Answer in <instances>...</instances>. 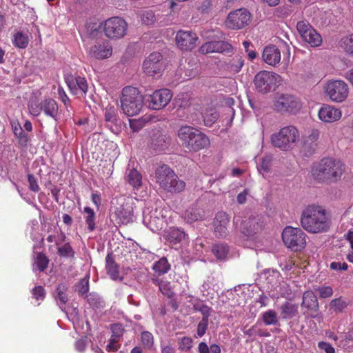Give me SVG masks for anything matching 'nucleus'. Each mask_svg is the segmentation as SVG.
Here are the masks:
<instances>
[{"label": "nucleus", "instance_id": "49530a36", "mask_svg": "<svg viewBox=\"0 0 353 353\" xmlns=\"http://www.w3.org/2000/svg\"><path fill=\"white\" fill-rule=\"evenodd\" d=\"M263 321L265 325H276L278 323L276 312L268 310L263 314Z\"/></svg>", "mask_w": 353, "mask_h": 353}, {"label": "nucleus", "instance_id": "39448f33", "mask_svg": "<svg viewBox=\"0 0 353 353\" xmlns=\"http://www.w3.org/2000/svg\"><path fill=\"white\" fill-rule=\"evenodd\" d=\"M144 101L145 96H142L137 88L127 86L123 89L121 106L123 113L127 116L132 117L139 114L143 108Z\"/></svg>", "mask_w": 353, "mask_h": 353}, {"label": "nucleus", "instance_id": "c03bdc74", "mask_svg": "<svg viewBox=\"0 0 353 353\" xmlns=\"http://www.w3.org/2000/svg\"><path fill=\"white\" fill-rule=\"evenodd\" d=\"M49 259L43 252H39L37 254L35 263L40 272H43L48 266Z\"/></svg>", "mask_w": 353, "mask_h": 353}, {"label": "nucleus", "instance_id": "7c9ffc66", "mask_svg": "<svg viewBox=\"0 0 353 353\" xmlns=\"http://www.w3.org/2000/svg\"><path fill=\"white\" fill-rule=\"evenodd\" d=\"M185 237L184 232L178 228H170L166 231L164 234V238L167 241L172 244H176L182 241Z\"/></svg>", "mask_w": 353, "mask_h": 353}, {"label": "nucleus", "instance_id": "a211bd4d", "mask_svg": "<svg viewBox=\"0 0 353 353\" xmlns=\"http://www.w3.org/2000/svg\"><path fill=\"white\" fill-rule=\"evenodd\" d=\"M320 132L318 130H312L310 133L303 138L301 152L306 157L313 155L317 148V141L319 138Z\"/></svg>", "mask_w": 353, "mask_h": 353}, {"label": "nucleus", "instance_id": "b1692460", "mask_svg": "<svg viewBox=\"0 0 353 353\" xmlns=\"http://www.w3.org/2000/svg\"><path fill=\"white\" fill-rule=\"evenodd\" d=\"M319 119L325 122H333L339 119L341 112L339 109L330 105L323 106L319 112Z\"/></svg>", "mask_w": 353, "mask_h": 353}, {"label": "nucleus", "instance_id": "338daca9", "mask_svg": "<svg viewBox=\"0 0 353 353\" xmlns=\"http://www.w3.org/2000/svg\"><path fill=\"white\" fill-rule=\"evenodd\" d=\"M208 322L209 321H207L205 320H201L199 323L198 326H197V334L199 336H202L205 334L206 330L208 328Z\"/></svg>", "mask_w": 353, "mask_h": 353}, {"label": "nucleus", "instance_id": "bf43d9fd", "mask_svg": "<svg viewBox=\"0 0 353 353\" xmlns=\"http://www.w3.org/2000/svg\"><path fill=\"white\" fill-rule=\"evenodd\" d=\"M200 217L199 214L195 212L194 211L192 210H186L184 214V219L188 223H192L194 221H197Z\"/></svg>", "mask_w": 353, "mask_h": 353}, {"label": "nucleus", "instance_id": "aec40b11", "mask_svg": "<svg viewBox=\"0 0 353 353\" xmlns=\"http://www.w3.org/2000/svg\"><path fill=\"white\" fill-rule=\"evenodd\" d=\"M170 144V139L160 130L154 131L150 141V147L157 152L165 150Z\"/></svg>", "mask_w": 353, "mask_h": 353}, {"label": "nucleus", "instance_id": "6ab92c4d", "mask_svg": "<svg viewBox=\"0 0 353 353\" xmlns=\"http://www.w3.org/2000/svg\"><path fill=\"white\" fill-rule=\"evenodd\" d=\"M230 223L228 215L224 212H219L213 221L214 232L218 238L225 239L229 234L228 226Z\"/></svg>", "mask_w": 353, "mask_h": 353}, {"label": "nucleus", "instance_id": "f8f14e48", "mask_svg": "<svg viewBox=\"0 0 353 353\" xmlns=\"http://www.w3.org/2000/svg\"><path fill=\"white\" fill-rule=\"evenodd\" d=\"M251 18L252 14L246 8H240L229 13L225 24L230 29L239 30L248 26Z\"/></svg>", "mask_w": 353, "mask_h": 353}, {"label": "nucleus", "instance_id": "9d476101", "mask_svg": "<svg viewBox=\"0 0 353 353\" xmlns=\"http://www.w3.org/2000/svg\"><path fill=\"white\" fill-rule=\"evenodd\" d=\"M127 27L128 24L123 19L114 17L104 22L103 31L107 37L111 39H117L125 36Z\"/></svg>", "mask_w": 353, "mask_h": 353}, {"label": "nucleus", "instance_id": "cd10ccee", "mask_svg": "<svg viewBox=\"0 0 353 353\" xmlns=\"http://www.w3.org/2000/svg\"><path fill=\"white\" fill-rule=\"evenodd\" d=\"M118 109L114 105H108L105 109V121L108 123H110L115 125V129L110 127L112 132H116L118 130L117 125L121 122L120 119L117 117Z\"/></svg>", "mask_w": 353, "mask_h": 353}, {"label": "nucleus", "instance_id": "c85d7f7f", "mask_svg": "<svg viewBox=\"0 0 353 353\" xmlns=\"http://www.w3.org/2000/svg\"><path fill=\"white\" fill-rule=\"evenodd\" d=\"M40 103L41 111H43L46 115L56 119L59 110L57 102L52 99H46Z\"/></svg>", "mask_w": 353, "mask_h": 353}, {"label": "nucleus", "instance_id": "5701e85b", "mask_svg": "<svg viewBox=\"0 0 353 353\" xmlns=\"http://www.w3.org/2000/svg\"><path fill=\"white\" fill-rule=\"evenodd\" d=\"M115 215L121 223L127 225L132 221L133 209L132 207L128 203L121 205L117 208L115 210Z\"/></svg>", "mask_w": 353, "mask_h": 353}, {"label": "nucleus", "instance_id": "13d9d810", "mask_svg": "<svg viewBox=\"0 0 353 353\" xmlns=\"http://www.w3.org/2000/svg\"><path fill=\"white\" fill-rule=\"evenodd\" d=\"M28 181L29 183L30 190L34 192H38L40 190V188L37 183V179L34 177V176L32 174H28Z\"/></svg>", "mask_w": 353, "mask_h": 353}, {"label": "nucleus", "instance_id": "9b49d317", "mask_svg": "<svg viewBox=\"0 0 353 353\" xmlns=\"http://www.w3.org/2000/svg\"><path fill=\"white\" fill-rule=\"evenodd\" d=\"M263 228L264 221L263 216L258 214H252L241 222L240 231L248 239H252L261 232Z\"/></svg>", "mask_w": 353, "mask_h": 353}, {"label": "nucleus", "instance_id": "0eeeda50", "mask_svg": "<svg viewBox=\"0 0 353 353\" xmlns=\"http://www.w3.org/2000/svg\"><path fill=\"white\" fill-rule=\"evenodd\" d=\"M299 139L298 130L292 125L283 128L277 134L272 136L271 141L273 145L282 150L292 148L294 143Z\"/></svg>", "mask_w": 353, "mask_h": 353}, {"label": "nucleus", "instance_id": "ea45409f", "mask_svg": "<svg viewBox=\"0 0 353 353\" xmlns=\"http://www.w3.org/2000/svg\"><path fill=\"white\" fill-rule=\"evenodd\" d=\"M170 268V265L166 258L162 257L153 266V270L158 272L159 275L166 273Z\"/></svg>", "mask_w": 353, "mask_h": 353}, {"label": "nucleus", "instance_id": "412c9836", "mask_svg": "<svg viewBox=\"0 0 353 353\" xmlns=\"http://www.w3.org/2000/svg\"><path fill=\"white\" fill-rule=\"evenodd\" d=\"M302 307H305L310 312V316L315 318L319 309L318 299L312 291H306L303 296Z\"/></svg>", "mask_w": 353, "mask_h": 353}, {"label": "nucleus", "instance_id": "2f4dec72", "mask_svg": "<svg viewBox=\"0 0 353 353\" xmlns=\"http://www.w3.org/2000/svg\"><path fill=\"white\" fill-rule=\"evenodd\" d=\"M12 128L14 135L18 138L19 145L22 147H26L29 141L28 134L23 132L19 123H12Z\"/></svg>", "mask_w": 353, "mask_h": 353}, {"label": "nucleus", "instance_id": "1a4fd4ad", "mask_svg": "<svg viewBox=\"0 0 353 353\" xmlns=\"http://www.w3.org/2000/svg\"><path fill=\"white\" fill-rule=\"evenodd\" d=\"M274 109L281 114H297L301 109V101L294 95L283 94L274 101Z\"/></svg>", "mask_w": 353, "mask_h": 353}, {"label": "nucleus", "instance_id": "8fccbe9b", "mask_svg": "<svg viewBox=\"0 0 353 353\" xmlns=\"http://www.w3.org/2000/svg\"><path fill=\"white\" fill-rule=\"evenodd\" d=\"M341 46L347 53L353 57V34L342 39Z\"/></svg>", "mask_w": 353, "mask_h": 353}, {"label": "nucleus", "instance_id": "4468645a", "mask_svg": "<svg viewBox=\"0 0 353 353\" xmlns=\"http://www.w3.org/2000/svg\"><path fill=\"white\" fill-rule=\"evenodd\" d=\"M325 90L330 99L338 103L343 101L348 95V85L343 81H330L327 83Z\"/></svg>", "mask_w": 353, "mask_h": 353}, {"label": "nucleus", "instance_id": "4c0bfd02", "mask_svg": "<svg viewBox=\"0 0 353 353\" xmlns=\"http://www.w3.org/2000/svg\"><path fill=\"white\" fill-rule=\"evenodd\" d=\"M272 159L270 156H265L261 159V162L257 165L258 171L264 175L269 173L271 170Z\"/></svg>", "mask_w": 353, "mask_h": 353}, {"label": "nucleus", "instance_id": "f257e3e1", "mask_svg": "<svg viewBox=\"0 0 353 353\" xmlns=\"http://www.w3.org/2000/svg\"><path fill=\"white\" fill-rule=\"evenodd\" d=\"M345 172V165L339 160L324 157L311 167L312 179L319 183L331 184L339 181Z\"/></svg>", "mask_w": 353, "mask_h": 353}, {"label": "nucleus", "instance_id": "69168bd1", "mask_svg": "<svg viewBox=\"0 0 353 353\" xmlns=\"http://www.w3.org/2000/svg\"><path fill=\"white\" fill-rule=\"evenodd\" d=\"M188 66V67L185 69V75L190 78L196 77L198 74L197 66L194 64H191L190 62Z\"/></svg>", "mask_w": 353, "mask_h": 353}, {"label": "nucleus", "instance_id": "bb28decb", "mask_svg": "<svg viewBox=\"0 0 353 353\" xmlns=\"http://www.w3.org/2000/svg\"><path fill=\"white\" fill-rule=\"evenodd\" d=\"M230 246L224 242L214 243L211 246V252L217 260L225 261L230 252Z\"/></svg>", "mask_w": 353, "mask_h": 353}, {"label": "nucleus", "instance_id": "6e6d98bb", "mask_svg": "<svg viewBox=\"0 0 353 353\" xmlns=\"http://www.w3.org/2000/svg\"><path fill=\"white\" fill-rule=\"evenodd\" d=\"M244 63V60L241 57H236L233 59V62L230 64V68L235 72H239Z\"/></svg>", "mask_w": 353, "mask_h": 353}, {"label": "nucleus", "instance_id": "0e129e2a", "mask_svg": "<svg viewBox=\"0 0 353 353\" xmlns=\"http://www.w3.org/2000/svg\"><path fill=\"white\" fill-rule=\"evenodd\" d=\"M32 293L36 299H43L45 298V289L41 285L34 287Z\"/></svg>", "mask_w": 353, "mask_h": 353}, {"label": "nucleus", "instance_id": "2eb2a0df", "mask_svg": "<svg viewBox=\"0 0 353 353\" xmlns=\"http://www.w3.org/2000/svg\"><path fill=\"white\" fill-rule=\"evenodd\" d=\"M164 68L163 56L157 52L151 53L143 63L144 72L152 77L161 74L164 70Z\"/></svg>", "mask_w": 353, "mask_h": 353}, {"label": "nucleus", "instance_id": "dca6fc26", "mask_svg": "<svg viewBox=\"0 0 353 353\" xmlns=\"http://www.w3.org/2000/svg\"><path fill=\"white\" fill-rule=\"evenodd\" d=\"M175 40L182 50L188 51L196 47L198 37L194 32L180 30L176 33Z\"/></svg>", "mask_w": 353, "mask_h": 353}, {"label": "nucleus", "instance_id": "774afa93", "mask_svg": "<svg viewBox=\"0 0 353 353\" xmlns=\"http://www.w3.org/2000/svg\"><path fill=\"white\" fill-rule=\"evenodd\" d=\"M319 349L324 350L326 353H335L334 348L329 343L321 341L318 344Z\"/></svg>", "mask_w": 353, "mask_h": 353}, {"label": "nucleus", "instance_id": "3c124183", "mask_svg": "<svg viewBox=\"0 0 353 353\" xmlns=\"http://www.w3.org/2000/svg\"><path fill=\"white\" fill-rule=\"evenodd\" d=\"M141 341L145 348L150 349L154 344V338L152 334L148 331L141 333Z\"/></svg>", "mask_w": 353, "mask_h": 353}, {"label": "nucleus", "instance_id": "4be33fe9", "mask_svg": "<svg viewBox=\"0 0 353 353\" xmlns=\"http://www.w3.org/2000/svg\"><path fill=\"white\" fill-rule=\"evenodd\" d=\"M262 58L266 63L274 66L281 61L280 50L274 45L268 46L263 50Z\"/></svg>", "mask_w": 353, "mask_h": 353}, {"label": "nucleus", "instance_id": "f03ea898", "mask_svg": "<svg viewBox=\"0 0 353 353\" xmlns=\"http://www.w3.org/2000/svg\"><path fill=\"white\" fill-rule=\"evenodd\" d=\"M301 225L310 233L325 232L330 227V220L327 216L325 210L321 206L310 205L303 211Z\"/></svg>", "mask_w": 353, "mask_h": 353}, {"label": "nucleus", "instance_id": "79ce46f5", "mask_svg": "<svg viewBox=\"0 0 353 353\" xmlns=\"http://www.w3.org/2000/svg\"><path fill=\"white\" fill-rule=\"evenodd\" d=\"M312 28V26L307 21H300L296 24V29L301 39L307 38V35H309L308 33L310 31L311 32Z\"/></svg>", "mask_w": 353, "mask_h": 353}, {"label": "nucleus", "instance_id": "052dcab7", "mask_svg": "<svg viewBox=\"0 0 353 353\" xmlns=\"http://www.w3.org/2000/svg\"><path fill=\"white\" fill-rule=\"evenodd\" d=\"M192 340L191 338L185 336L181 339L179 344V349L183 351H188L192 347Z\"/></svg>", "mask_w": 353, "mask_h": 353}, {"label": "nucleus", "instance_id": "4d7b16f0", "mask_svg": "<svg viewBox=\"0 0 353 353\" xmlns=\"http://www.w3.org/2000/svg\"><path fill=\"white\" fill-rule=\"evenodd\" d=\"M330 305L331 307L334 308L335 310L342 312L343 310L346 307L347 304L340 299H335L331 301Z\"/></svg>", "mask_w": 353, "mask_h": 353}, {"label": "nucleus", "instance_id": "a19ab883", "mask_svg": "<svg viewBox=\"0 0 353 353\" xmlns=\"http://www.w3.org/2000/svg\"><path fill=\"white\" fill-rule=\"evenodd\" d=\"M203 122L205 125L208 127L212 126L219 118V114L214 110L206 111L203 114Z\"/></svg>", "mask_w": 353, "mask_h": 353}, {"label": "nucleus", "instance_id": "6e6552de", "mask_svg": "<svg viewBox=\"0 0 353 353\" xmlns=\"http://www.w3.org/2000/svg\"><path fill=\"white\" fill-rule=\"evenodd\" d=\"M281 77L272 72L261 70L254 77V84L256 90L261 93L266 94L275 90Z\"/></svg>", "mask_w": 353, "mask_h": 353}, {"label": "nucleus", "instance_id": "a878e982", "mask_svg": "<svg viewBox=\"0 0 353 353\" xmlns=\"http://www.w3.org/2000/svg\"><path fill=\"white\" fill-rule=\"evenodd\" d=\"M105 268L108 274L112 280L123 279L122 276H119V266L115 262L112 252H109L105 258Z\"/></svg>", "mask_w": 353, "mask_h": 353}, {"label": "nucleus", "instance_id": "a18cd8bd", "mask_svg": "<svg viewBox=\"0 0 353 353\" xmlns=\"http://www.w3.org/2000/svg\"><path fill=\"white\" fill-rule=\"evenodd\" d=\"M57 254L62 257L74 258L75 252L70 244L66 243L63 246L58 248Z\"/></svg>", "mask_w": 353, "mask_h": 353}, {"label": "nucleus", "instance_id": "e2e57ef3", "mask_svg": "<svg viewBox=\"0 0 353 353\" xmlns=\"http://www.w3.org/2000/svg\"><path fill=\"white\" fill-rule=\"evenodd\" d=\"M88 343V339L87 336H83L79 340H77L75 343L76 348L79 352H83L85 349Z\"/></svg>", "mask_w": 353, "mask_h": 353}, {"label": "nucleus", "instance_id": "58836bf2", "mask_svg": "<svg viewBox=\"0 0 353 353\" xmlns=\"http://www.w3.org/2000/svg\"><path fill=\"white\" fill-rule=\"evenodd\" d=\"M28 37L21 32H17L14 35L13 44L19 48L24 49L28 46Z\"/></svg>", "mask_w": 353, "mask_h": 353}, {"label": "nucleus", "instance_id": "603ef678", "mask_svg": "<svg viewBox=\"0 0 353 353\" xmlns=\"http://www.w3.org/2000/svg\"><path fill=\"white\" fill-rule=\"evenodd\" d=\"M141 21L145 25H152L156 21L154 13L152 10H146L141 14Z\"/></svg>", "mask_w": 353, "mask_h": 353}, {"label": "nucleus", "instance_id": "e433bc0d", "mask_svg": "<svg viewBox=\"0 0 353 353\" xmlns=\"http://www.w3.org/2000/svg\"><path fill=\"white\" fill-rule=\"evenodd\" d=\"M68 286L65 283H59L56 289L57 295L54 296L56 300H59L60 303L65 305L68 301V295L66 292L68 291Z\"/></svg>", "mask_w": 353, "mask_h": 353}, {"label": "nucleus", "instance_id": "473e14b6", "mask_svg": "<svg viewBox=\"0 0 353 353\" xmlns=\"http://www.w3.org/2000/svg\"><path fill=\"white\" fill-rule=\"evenodd\" d=\"M74 290L77 292L79 296L85 297L89 291V275L80 279V281L74 285Z\"/></svg>", "mask_w": 353, "mask_h": 353}, {"label": "nucleus", "instance_id": "c756f323", "mask_svg": "<svg viewBox=\"0 0 353 353\" xmlns=\"http://www.w3.org/2000/svg\"><path fill=\"white\" fill-rule=\"evenodd\" d=\"M298 305L286 301L280 307L281 316L283 319H292L298 314Z\"/></svg>", "mask_w": 353, "mask_h": 353}, {"label": "nucleus", "instance_id": "de8ad7c7", "mask_svg": "<svg viewBox=\"0 0 353 353\" xmlns=\"http://www.w3.org/2000/svg\"><path fill=\"white\" fill-rule=\"evenodd\" d=\"M194 310L199 311L202 315V320L209 321V316L212 312V308L203 303H196L193 306Z\"/></svg>", "mask_w": 353, "mask_h": 353}, {"label": "nucleus", "instance_id": "09e8293b", "mask_svg": "<svg viewBox=\"0 0 353 353\" xmlns=\"http://www.w3.org/2000/svg\"><path fill=\"white\" fill-rule=\"evenodd\" d=\"M84 212L88 214V216L85 218V222L88 225V229L90 231H92L95 228V223H94V218H95V214L94 210L90 208V207H85L84 208Z\"/></svg>", "mask_w": 353, "mask_h": 353}, {"label": "nucleus", "instance_id": "7ed1b4c3", "mask_svg": "<svg viewBox=\"0 0 353 353\" xmlns=\"http://www.w3.org/2000/svg\"><path fill=\"white\" fill-rule=\"evenodd\" d=\"M177 134L179 144L186 152H198L210 144L208 136L192 126H181Z\"/></svg>", "mask_w": 353, "mask_h": 353}, {"label": "nucleus", "instance_id": "f704fd0d", "mask_svg": "<svg viewBox=\"0 0 353 353\" xmlns=\"http://www.w3.org/2000/svg\"><path fill=\"white\" fill-rule=\"evenodd\" d=\"M84 298L86 299L87 302L93 309H98L103 307V301L94 292H91L87 294Z\"/></svg>", "mask_w": 353, "mask_h": 353}, {"label": "nucleus", "instance_id": "864d4df0", "mask_svg": "<svg viewBox=\"0 0 353 353\" xmlns=\"http://www.w3.org/2000/svg\"><path fill=\"white\" fill-rule=\"evenodd\" d=\"M110 330L112 331V336L114 339H119L123 336L124 332V328L121 323H117L110 325Z\"/></svg>", "mask_w": 353, "mask_h": 353}, {"label": "nucleus", "instance_id": "5fc2aeb1", "mask_svg": "<svg viewBox=\"0 0 353 353\" xmlns=\"http://www.w3.org/2000/svg\"><path fill=\"white\" fill-rule=\"evenodd\" d=\"M145 123L146 121L143 119V118L130 120V127L133 132H139L145 126Z\"/></svg>", "mask_w": 353, "mask_h": 353}, {"label": "nucleus", "instance_id": "393cba45", "mask_svg": "<svg viewBox=\"0 0 353 353\" xmlns=\"http://www.w3.org/2000/svg\"><path fill=\"white\" fill-rule=\"evenodd\" d=\"M112 48L105 43H97L90 49V55L97 59H107L112 54Z\"/></svg>", "mask_w": 353, "mask_h": 353}, {"label": "nucleus", "instance_id": "72a5a7b5", "mask_svg": "<svg viewBox=\"0 0 353 353\" xmlns=\"http://www.w3.org/2000/svg\"><path fill=\"white\" fill-rule=\"evenodd\" d=\"M308 34L307 38H303L302 39L311 47H317L321 44V36L314 28L312 29L311 32L310 31Z\"/></svg>", "mask_w": 353, "mask_h": 353}, {"label": "nucleus", "instance_id": "ddd939ff", "mask_svg": "<svg viewBox=\"0 0 353 353\" xmlns=\"http://www.w3.org/2000/svg\"><path fill=\"white\" fill-rule=\"evenodd\" d=\"M172 93L168 89L155 90L152 94L145 95V101L148 107L153 110H160L165 107L170 101Z\"/></svg>", "mask_w": 353, "mask_h": 353}, {"label": "nucleus", "instance_id": "c9c22d12", "mask_svg": "<svg viewBox=\"0 0 353 353\" xmlns=\"http://www.w3.org/2000/svg\"><path fill=\"white\" fill-rule=\"evenodd\" d=\"M126 179L134 188H139L141 185L142 176L135 169H132L129 171Z\"/></svg>", "mask_w": 353, "mask_h": 353}, {"label": "nucleus", "instance_id": "f3484780", "mask_svg": "<svg viewBox=\"0 0 353 353\" xmlns=\"http://www.w3.org/2000/svg\"><path fill=\"white\" fill-rule=\"evenodd\" d=\"M233 48L230 43L224 41L212 40L203 43L199 51L203 54H208L212 52H230Z\"/></svg>", "mask_w": 353, "mask_h": 353}, {"label": "nucleus", "instance_id": "680f3d73", "mask_svg": "<svg viewBox=\"0 0 353 353\" xmlns=\"http://www.w3.org/2000/svg\"><path fill=\"white\" fill-rule=\"evenodd\" d=\"M77 87L82 91L83 93L85 94L88 91V83L85 78L81 77H76Z\"/></svg>", "mask_w": 353, "mask_h": 353}, {"label": "nucleus", "instance_id": "423d86ee", "mask_svg": "<svg viewBox=\"0 0 353 353\" xmlns=\"http://www.w3.org/2000/svg\"><path fill=\"white\" fill-rule=\"evenodd\" d=\"M306 236L299 228L286 226L282 232L284 245L294 252H300L305 248Z\"/></svg>", "mask_w": 353, "mask_h": 353}, {"label": "nucleus", "instance_id": "37998d69", "mask_svg": "<svg viewBox=\"0 0 353 353\" xmlns=\"http://www.w3.org/2000/svg\"><path fill=\"white\" fill-rule=\"evenodd\" d=\"M103 24L104 23H97V22H90V23H87L86 30H87L88 34L90 37L94 38L95 37L97 36L98 32L101 30H103Z\"/></svg>", "mask_w": 353, "mask_h": 353}, {"label": "nucleus", "instance_id": "20e7f679", "mask_svg": "<svg viewBox=\"0 0 353 353\" xmlns=\"http://www.w3.org/2000/svg\"><path fill=\"white\" fill-rule=\"evenodd\" d=\"M156 181L166 192L177 194L184 190L185 183L180 180L167 165L159 166L155 170Z\"/></svg>", "mask_w": 353, "mask_h": 353}]
</instances>
